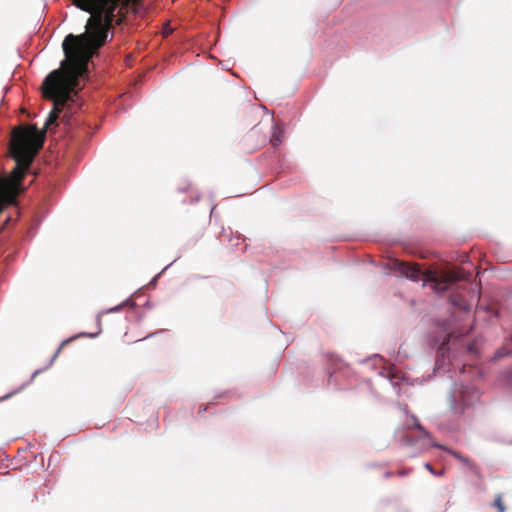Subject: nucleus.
<instances>
[{"mask_svg": "<svg viewBox=\"0 0 512 512\" xmlns=\"http://www.w3.org/2000/svg\"><path fill=\"white\" fill-rule=\"evenodd\" d=\"M391 269L413 281L419 280L421 275V269L416 263L394 260L391 263Z\"/></svg>", "mask_w": 512, "mask_h": 512, "instance_id": "20e7f679", "label": "nucleus"}, {"mask_svg": "<svg viewBox=\"0 0 512 512\" xmlns=\"http://www.w3.org/2000/svg\"><path fill=\"white\" fill-rule=\"evenodd\" d=\"M393 475H395V474L388 471V472H385L384 477L389 478V477H392Z\"/></svg>", "mask_w": 512, "mask_h": 512, "instance_id": "2eb2a0df", "label": "nucleus"}, {"mask_svg": "<svg viewBox=\"0 0 512 512\" xmlns=\"http://www.w3.org/2000/svg\"><path fill=\"white\" fill-rule=\"evenodd\" d=\"M412 427L416 428L423 437H429V433L422 427L418 419L415 416L410 417V421L406 423V428L409 430Z\"/></svg>", "mask_w": 512, "mask_h": 512, "instance_id": "6e6552de", "label": "nucleus"}, {"mask_svg": "<svg viewBox=\"0 0 512 512\" xmlns=\"http://www.w3.org/2000/svg\"><path fill=\"white\" fill-rule=\"evenodd\" d=\"M75 338H76V337H72V338H69V339L64 340V341L60 344V346L58 347V349L56 350V352H55V354H54L53 358L58 357V355L60 354L61 350H62V349H63V348L68 344V343L72 342Z\"/></svg>", "mask_w": 512, "mask_h": 512, "instance_id": "9b49d317", "label": "nucleus"}, {"mask_svg": "<svg viewBox=\"0 0 512 512\" xmlns=\"http://www.w3.org/2000/svg\"><path fill=\"white\" fill-rule=\"evenodd\" d=\"M400 442L403 445L411 446L414 445L417 442V440L410 436L407 432H405L400 436Z\"/></svg>", "mask_w": 512, "mask_h": 512, "instance_id": "1a4fd4ad", "label": "nucleus"}, {"mask_svg": "<svg viewBox=\"0 0 512 512\" xmlns=\"http://www.w3.org/2000/svg\"><path fill=\"white\" fill-rule=\"evenodd\" d=\"M451 300H452V303H453L454 305H457V306H459V307H461V308H465V306H464V305H462V304L460 303V301H457L455 297H452V298H451Z\"/></svg>", "mask_w": 512, "mask_h": 512, "instance_id": "4468645a", "label": "nucleus"}, {"mask_svg": "<svg viewBox=\"0 0 512 512\" xmlns=\"http://www.w3.org/2000/svg\"><path fill=\"white\" fill-rule=\"evenodd\" d=\"M120 308H121V306L119 305V306L112 308L110 311H112V312L119 311Z\"/></svg>", "mask_w": 512, "mask_h": 512, "instance_id": "dca6fc26", "label": "nucleus"}, {"mask_svg": "<svg viewBox=\"0 0 512 512\" xmlns=\"http://www.w3.org/2000/svg\"><path fill=\"white\" fill-rule=\"evenodd\" d=\"M262 132V128L259 125H256L248 135L246 139V148L248 151L253 152L260 147L264 146L267 142V136L260 134Z\"/></svg>", "mask_w": 512, "mask_h": 512, "instance_id": "39448f33", "label": "nucleus"}, {"mask_svg": "<svg viewBox=\"0 0 512 512\" xmlns=\"http://www.w3.org/2000/svg\"><path fill=\"white\" fill-rule=\"evenodd\" d=\"M427 282L432 283L435 291H445L456 282L467 279L469 274L465 275L461 269L427 271L423 274Z\"/></svg>", "mask_w": 512, "mask_h": 512, "instance_id": "7ed1b4c3", "label": "nucleus"}, {"mask_svg": "<svg viewBox=\"0 0 512 512\" xmlns=\"http://www.w3.org/2000/svg\"><path fill=\"white\" fill-rule=\"evenodd\" d=\"M41 144H11V157L16 165L8 176L0 178V213L7 205H15L23 191V179L29 169L37 149Z\"/></svg>", "mask_w": 512, "mask_h": 512, "instance_id": "f03ea898", "label": "nucleus"}, {"mask_svg": "<svg viewBox=\"0 0 512 512\" xmlns=\"http://www.w3.org/2000/svg\"><path fill=\"white\" fill-rule=\"evenodd\" d=\"M283 139H284L283 127L278 124H275L273 126V132L269 139L270 143L272 144V146L277 147L283 142Z\"/></svg>", "mask_w": 512, "mask_h": 512, "instance_id": "0eeeda50", "label": "nucleus"}, {"mask_svg": "<svg viewBox=\"0 0 512 512\" xmlns=\"http://www.w3.org/2000/svg\"><path fill=\"white\" fill-rule=\"evenodd\" d=\"M493 506L498 510V512H505L506 508L504 506V503L502 501V496L500 494H498L495 497Z\"/></svg>", "mask_w": 512, "mask_h": 512, "instance_id": "9d476101", "label": "nucleus"}, {"mask_svg": "<svg viewBox=\"0 0 512 512\" xmlns=\"http://www.w3.org/2000/svg\"><path fill=\"white\" fill-rule=\"evenodd\" d=\"M432 446L449 452L453 457L458 459L461 463H463L465 466H467L470 469H473L475 467L474 462L470 458L462 455L461 453H459L457 451L451 450L448 447L443 446L441 444H437V443H434Z\"/></svg>", "mask_w": 512, "mask_h": 512, "instance_id": "423d86ee", "label": "nucleus"}, {"mask_svg": "<svg viewBox=\"0 0 512 512\" xmlns=\"http://www.w3.org/2000/svg\"><path fill=\"white\" fill-rule=\"evenodd\" d=\"M205 410H206V408H203V409H202V408L200 407V408H199V413H201V412H203V411H205Z\"/></svg>", "mask_w": 512, "mask_h": 512, "instance_id": "f3484780", "label": "nucleus"}, {"mask_svg": "<svg viewBox=\"0 0 512 512\" xmlns=\"http://www.w3.org/2000/svg\"><path fill=\"white\" fill-rule=\"evenodd\" d=\"M72 2L77 8L91 13L86 25L87 32L77 36L69 34L65 37L62 44L65 60L61 62L60 69L52 71L43 81V96L53 101V109L45 122L44 130L40 131L36 125L17 127L12 132L10 144L16 130H28L33 127L42 137L41 146H43L45 130L56 123L62 112H64L62 121L70 124L69 103L75 101L74 97L81 89L79 83L88 73L90 59L97 49L105 44L108 30L113 27L114 22L119 25L123 21L122 8H127L129 5L137 6L141 0H72ZM9 153L11 154V145H9Z\"/></svg>", "mask_w": 512, "mask_h": 512, "instance_id": "f257e3e1", "label": "nucleus"}, {"mask_svg": "<svg viewBox=\"0 0 512 512\" xmlns=\"http://www.w3.org/2000/svg\"><path fill=\"white\" fill-rule=\"evenodd\" d=\"M413 471L412 468H404V469H400L398 470L395 475L399 476V477H404V476H407L409 474H411Z\"/></svg>", "mask_w": 512, "mask_h": 512, "instance_id": "f8f14e48", "label": "nucleus"}, {"mask_svg": "<svg viewBox=\"0 0 512 512\" xmlns=\"http://www.w3.org/2000/svg\"><path fill=\"white\" fill-rule=\"evenodd\" d=\"M424 467H425V468H426V469H427L431 474H433V475H436V474H437V472L434 470V468L432 467V465H431V464H429V463H425V464H424Z\"/></svg>", "mask_w": 512, "mask_h": 512, "instance_id": "ddd939ff", "label": "nucleus"}]
</instances>
